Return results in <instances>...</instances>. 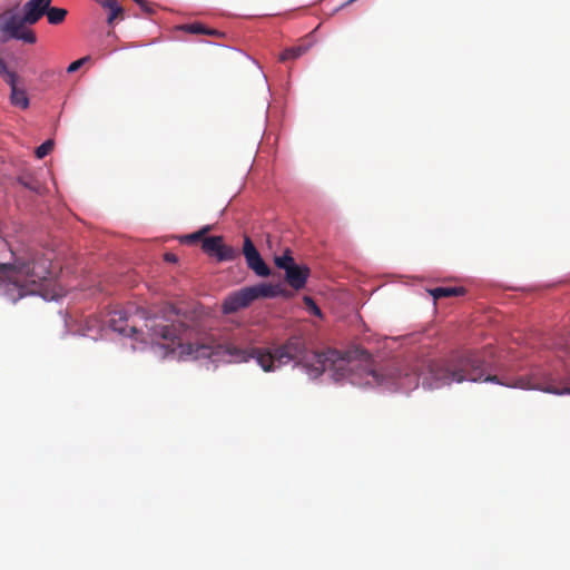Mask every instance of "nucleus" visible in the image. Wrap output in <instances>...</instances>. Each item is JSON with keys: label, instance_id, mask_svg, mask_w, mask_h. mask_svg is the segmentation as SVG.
Segmentation results:
<instances>
[{"label": "nucleus", "instance_id": "nucleus-1", "mask_svg": "<svg viewBox=\"0 0 570 570\" xmlns=\"http://www.w3.org/2000/svg\"><path fill=\"white\" fill-rule=\"evenodd\" d=\"M289 363L312 382L328 371L334 383L371 385L383 393L409 394L419 386L434 391L464 382L515 389V377L500 376L502 364L492 353L480 350H458L443 357L413 363L393 361L377 367L370 352L358 345L345 351L334 347L315 351L302 335L294 334L279 346L264 347V354L257 357V365L266 373H274Z\"/></svg>", "mask_w": 570, "mask_h": 570}, {"label": "nucleus", "instance_id": "nucleus-2", "mask_svg": "<svg viewBox=\"0 0 570 570\" xmlns=\"http://www.w3.org/2000/svg\"><path fill=\"white\" fill-rule=\"evenodd\" d=\"M10 262L0 263V295L16 304L27 296H39L45 302L59 303L65 298L52 283L51 262L48 258L26 259L11 252Z\"/></svg>", "mask_w": 570, "mask_h": 570}, {"label": "nucleus", "instance_id": "nucleus-3", "mask_svg": "<svg viewBox=\"0 0 570 570\" xmlns=\"http://www.w3.org/2000/svg\"><path fill=\"white\" fill-rule=\"evenodd\" d=\"M156 346L163 351V358H176L178 361L208 358L212 362L223 361L226 356L229 362L246 363L255 360L258 354H264V347L242 348L233 344H223L214 338H203L195 343H178L177 348L168 344L157 343Z\"/></svg>", "mask_w": 570, "mask_h": 570}, {"label": "nucleus", "instance_id": "nucleus-4", "mask_svg": "<svg viewBox=\"0 0 570 570\" xmlns=\"http://www.w3.org/2000/svg\"><path fill=\"white\" fill-rule=\"evenodd\" d=\"M50 9L41 0H28L21 8L8 10L0 14L1 42L22 41L28 45L37 42L36 33L28 26L36 24Z\"/></svg>", "mask_w": 570, "mask_h": 570}, {"label": "nucleus", "instance_id": "nucleus-5", "mask_svg": "<svg viewBox=\"0 0 570 570\" xmlns=\"http://www.w3.org/2000/svg\"><path fill=\"white\" fill-rule=\"evenodd\" d=\"M137 316L144 321V326L151 342L156 340L176 341L188 336L190 326L181 321H177L181 311L174 304H167L157 311L139 307Z\"/></svg>", "mask_w": 570, "mask_h": 570}, {"label": "nucleus", "instance_id": "nucleus-6", "mask_svg": "<svg viewBox=\"0 0 570 570\" xmlns=\"http://www.w3.org/2000/svg\"><path fill=\"white\" fill-rule=\"evenodd\" d=\"M202 250L217 263L234 262L239 257V250L225 244L222 235H210L202 240Z\"/></svg>", "mask_w": 570, "mask_h": 570}, {"label": "nucleus", "instance_id": "nucleus-7", "mask_svg": "<svg viewBox=\"0 0 570 570\" xmlns=\"http://www.w3.org/2000/svg\"><path fill=\"white\" fill-rule=\"evenodd\" d=\"M242 254L244 255L247 267L257 277L265 278L272 275V268L266 264L262 254L248 235H244Z\"/></svg>", "mask_w": 570, "mask_h": 570}, {"label": "nucleus", "instance_id": "nucleus-8", "mask_svg": "<svg viewBox=\"0 0 570 570\" xmlns=\"http://www.w3.org/2000/svg\"><path fill=\"white\" fill-rule=\"evenodd\" d=\"M250 303L257 299H274L277 297L291 298L293 293L286 289L281 283L261 282L254 285L245 286Z\"/></svg>", "mask_w": 570, "mask_h": 570}, {"label": "nucleus", "instance_id": "nucleus-9", "mask_svg": "<svg viewBox=\"0 0 570 570\" xmlns=\"http://www.w3.org/2000/svg\"><path fill=\"white\" fill-rule=\"evenodd\" d=\"M128 315L126 311H116L114 315L108 320V327L118 333L124 337H128L135 340L137 342H144L140 337L142 335V331L136 326L128 327Z\"/></svg>", "mask_w": 570, "mask_h": 570}, {"label": "nucleus", "instance_id": "nucleus-10", "mask_svg": "<svg viewBox=\"0 0 570 570\" xmlns=\"http://www.w3.org/2000/svg\"><path fill=\"white\" fill-rule=\"evenodd\" d=\"M311 276L309 267L304 263H295L293 266L284 271L285 282L296 292L306 287Z\"/></svg>", "mask_w": 570, "mask_h": 570}, {"label": "nucleus", "instance_id": "nucleus-11", "mask_svg": "<svg viewBox=\"0 0 570 570\" xmlns=\"http://www.w3.org/2000/svg\"><path fill=\"white\" fill-rule=\"evenodd\" d=\"M250 304L252 303L244 286L226 295L220 308L224 315H230L237 313L240 309L247 308Z\"/></svg>", "mask_w": 570, "mask_h": 570}, {"label": "nucleus", "instance_id": "nucleus-12", "mask_svg": "<svg viewBox=\"0 0 570 570\" xmlns=\"http://www.w3.org/2000/svg\"><path fill=\"white\" fill-rule=\"evenodd\" d=\"M466 289L463 286H438L429 291L433 299L451 296H463Z\"/></svg>", "mask_w": 570, "mask_h": 570}, {"label": "nucleus", "instance_id": "nucleus-13", "mask_svg": "<svg viewBox=\"0 0 570 570\" xmlns=\"http://www.w3.org/2000/svg\"><path fill=\"white\" fill-rule=\"evenodd\" d=\"M102 8L107 9L108 16L106 22L108 26L114 24L116 18L122 13L124 9L117 0H96Z\"/></svg>", "mask_w": 570, "mask_h": 570}, {"label": "nucleus", "instance_id": "nucleus-14", "mask_svg": "<svg viewBox=\"0 0 570 570\" xmlns=\"http://www.w3.org/2000/svg\"><path fill=\"white\" fill-rule=\"evenodd\" d=\"M10 104L21 109H27L30 106V99L24 88H16L10 91Z\"/></svg>", "mask_w": 570, "mask_h": 570}, {"label": "nucleus", "instance_id": "nucleus-15", "mask_svg": "<svg viewBox=\"0 0 570 570\" xmlns=\"http://www.w3.org/2000/svg\"><path fill=\"white\" fill-rule=\"evenodd\" d=\"M309 48H311L309 43L308 45H298V46H293V47L286 48L281 53L279 60L283 62L287 61V60H295V59L302 57L305 52H307Z\"/></svg>", "mask_w": 570, "mask_h": 570}, {"label": "nucleus", "instance_id": "nucleus-16", "mask_svg": "<svg viewBox=\"0 0 570 570\" xmlns=\"http://www.w3.org/2000/svg\"><path fill=\"white\" fill-rule=\"evenodd\" d=\"M67 14L68 11L65 8L52 7L50 4V9H48L45 16L48 19V23L57 26L65 21Z\"/></svg>", "mask_w": 570, "mask_h": 570}, {"label": "nucleus", "instance_id": "nucleus-17", "mask_svg": "<svg viewBox=\"0 0 570 570\" xmlns=\"http://www.w3.org/2000/svg\"><path fill=\"white\" fill-rule=\"evenodd\" d=\"M296 261L293 257V253L289 248H285L281 255L274 256V264L278 269L285 271L293 266Z\"/></svg>", "mask_w": 570, "mask_h": 570}, {"label": "nucleus", "instance_id": "nucleus-18", "mask_svg": "<svg viewBox=\"0 0 570 570\" xmlns=\"http://www.w3.org/2000/svg\"><path fill=\"white\" fill-rule=\"evenodd\" d=\"M0 75L4 78V81L10 87V91L18 88V75L10 70L7 66V63H0Z\"/></svg>", "mask_w": 570, "mask_h": 570}, {"label": "nucleus", "instance_id": "nucleus-19", "mask_svg": "<svg viewBox=\"0 0 570 570\" xmlns=\"http://www.w3.org/2000/svg\"><path fill=\"white\" fill-rule=\"evenodd\" d=\"M17 183L33 194H41L40 184L36 181L31 176L21 175L17 178Z\"/></svg>", "mask_w": 570, "mask_h": 570}, {"label": "nucleus", "instance_id": "nucleus-20", "mask_svg": "<svg viewBox=\"0 0 570 570\" xmlns=\"http://www.w3.org/2000/svg\"><path fill=\"white\" fill-rule=\"evenodd\" d=\"M179 30L190 35H203L205 32H208V27H206L202 22H191L180 26Z\"/></svg>", "mask_w": 570, "mask_h": 570}, {"label": "nucleus", "instance_id": "nucleus-21", "mask_svg": "<svg viewBox=\"0 0 570 570\" xmlns=\"http://www.w3.org/2000/svg\"><path fill=\"white\" fill-rule=\"evenodd\" d=\"M53 147H55V140L51 139V138L46 139L42 144H40L35 149V156L38 159H42V158H45L46 156H48L52 151Z\"/></svg>", "mask_w": 570, "mask_h": 570}, {"label": "nucleus", "instance_id": "nucleus-22", "mask_svg": "<svg viewBox=\"0 0 570 570\" xmlns=\"http://www.w3.org/2000/svg\"><path fill=\"white\" fill-rule=\"evenodd\" d=\"M303 302L305 304L306 311L309 314L317 316V317L323 316L321 307L317 305V303L315 302V299L312 296L305 295L303 297Z\"/></svg>", "mask_w": 570, "mask_h": 570}, {"label": "nucleus", "instance_id": "nucleus-23", "mask_svg": "<svg viewBox=\"0 0 570 570\" xmlns=\"http://www.w3.org/2000/svg\"><path fill=\"white\" fill-rule=\"evenodd\" d=\"M90 60V56H85L82 58H79L72 62H70L67 67L68 73H73L77 70H79L83 65H86Z\"/></svg>", "mask_w": 570, "mask_h": 570}, {"label": "nucleus", "instance_id": "nucleus-24", "mask_svg": "<svg viewBox=\"0 0 570 570\" xmlns=\"http://www.w3.org/2000/svg\"><path fill=\"white\" fill-rule=\"evenodd\" d=\"M200 238L198 236L197 230L190 234H185L178 237V240L184 244H194L198 242Z\"/></svg>", "mask_w": 570, "mask_h": 570}, {"label": "nucleus", "instance_id": "nucleus-25", "mask_svg": "<svg viewBox=\"0 0 570 570\" xmlns=\"http://www.w3.org/2000/svg\"><path fill=\"white\" fill-rule=\"evenodd\" d=\"M137 4L141 9V11H144L145 13H147V14L154 13V9L149 4V2H147L146 0H140Z\"/></svg>", "mask_w": 570, "mask_h": 570}, {"label": "nucleus", "instance_id": "nucleus-26", "mask_svg": "<svg viewBox=\"0 0 570 570\" xmlns=\"http://www.w3.org/2000/svg\"><path fill=\"white\" fill-rule=\"evenodd\" d=\"M164 259H165V262H167V263H177V262H178V257H177V255H176V254H174V253H166V254L164 255Z\"/></svg>", "mask_w": 570, "mask_h": 570}, {"label": "nucleus", "instance_id": "nucleus-27", "mask_svg": "<svg viewBox=\"0 0 570 570\" xmlns=\"http://www.w3.org/2000/svg\"><path fill=\"white\" fill-rule=\"evenodd\" d=\"M210 229H212V226H210V225H204V226H202V227L197 230L199 238H202L203 236H205V235H206Z\"/></svg>", "mask_w": 570, "mask_h": 570}, {"label": "nucleus", "instance_id": "nucleus-28", "mask_svg": "<svg viewBox=\"0 0 570 570\" xmlns=\"http://www.w3.org/2000/svg\"><path fill=\"white\" fill-rule=\"evenodd\" d=\"M204 35L208 36H220V32L214 29L208 28V32H205Z\"/></svg>", "mask_w": 570, "mask_h": 570}, {"label": "nucleus", "instance_id": "nucleus-29", "mask_svg": "<svg viewBox=\"0 0 570 570\" xmlns=\"http://www.w3.org/2000/svg\"><path fill=\"white\" fill-rule=\"evenodd\" d=\"M246 57H247V59L252 60V61H253V63H255V65L258 67V69H261V70H262V67L259 66V63H258L254 58H252V57H250V56H248V55H246Z\"/></svg>", "mask_w": 570, "mask_h": 570}, {"label": "nucleus", "instance_id": "nucleus-30", "mask_svg": "<svg viewBox=\"0 0 570 570\" xmlns=\"http://www.w3.org/2000/svg\"><path fill=\"white\" fill-rule=\"evenodd\" d=\"M59 314L62 316L63 318V322L67 323V313H62L61 311L59 312Z\"/></svg>", "mask_w": 570, "mask_h": 570}, {"label": "nucleus", "instance_id": "nucleus-31", "mask_svg": "<svg viewBox=\"0 0 570 570\" xmlns=\"http://www.w3.org/2000/svg\"><path fill=\"white\" fill-rule=\"evenodd\" d=\"M42 2H45L46 4H48V7H50L52 0H41Z\"/></svg>", "mask_w": 570, "mask_h": 570}, {"label": "nucleus", "instance_id": "nucleus-32", "mask_svg": "<svg viewBox=\"0 0 570 570\" xmlns=\"http://www.w3.org/2000/svg\"><path fill=\"white\" fill-rule=\"evenodd\" d=\"M4 62H6V61H4L2 58H0V63H4Z\"/></svg>", "mask_w": 570, "mask_h": 570}, {"label": "nucleus", "instance_id": "nucleus-33", "mask_svg": "<svg viewBox=\"0 0 570 570\" xmlns=\"http://www.w3.org/2000/svg\"><path fill=\"white\" fill-rule=\"evenodd\" d=\"M135 3H138L140 0H132Z\"/></svg>", "mask_w": 570, "mask_h": 570}]
</instances>
